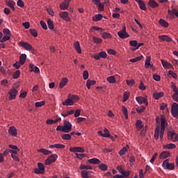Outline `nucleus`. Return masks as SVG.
Segmentation results:
<instances>
[{"label":"nucleus","instance_id":"nucleus-1","mask_svg":"<svg viewBox=\"0 0 178 178\" xmlns=\"http://www.w3.org/2000/svg\"><path fill=\"white\" fill-rule=\"evenodd\" d=\"M160 122V130L159 128L156 129V138L158 139L160 137L161 140H162V138H163V134H165L166 126H168V121L166 120V118L165 117V115H161Z\"/></svg>","mask_w":178,"mask_h":178},{"label":"nucleus","instance_id":"nucleus-2","mask_svg":"<svg viewBox=\"0 0 178 178\" xmlns=\"http://www.w3.org/2000/svg\"><path fill=\"white\" fill-rule=\"evenodd\" d=\"M168 138L172 143L178 142V134L173 131H168L167 133Z\"/></svg>","mask_w":178,"mask_h":178},{"label":"nucleus","instance_id":"nucleus-3","mask_svg":"<svg viewBox=\"0 0 178 178\" xmlns=\"http://www.w3.org/2000/svg\"><path fill=\"white\" fill-rule=\"evenodd\" d=\"M38 168L34 169V173L36 175H44L45 173V166L42 164V163H38Z\"/></svg>","mask_w":178,"mask_h":178},{"label":"nucleus","instance_id":"nucleus-4","mask_svg":"<svg viewBox=\"0 0 178 178\" xmlns=\"http://www.w3.org/2000/svg\"><path fill=\"white\" fill-rule=\"evenodd\" d=\"M118 35L122 40H124V38H129V37H130V35H129V33H127L126 31V26H123L122 30L118 32Z\"/></svg>","mask_w":178,"mask_h":178},{"label":"nucleus","instance_id":"nucleus-5","mask_svg":"<svg viewBox=\"0 0 178 178\" xmlns=\"http://www.w3.org/2000/svg\"><path fill=\"white\" fill-rule=\"evenodd\" d=\"M72 131V123L69 121H64V124L63 126L62 132L63 133H70Z\"/></svg>","mask_w":178,"mask_h":178},{"label":"nucleus","instance_id":"nucleus-6","mask_svg":"<svg viewBox=\"0 0 178 178\" xmlns=\"http://www.w3.org/2000/svg\"><path fill=\"white\" fill-rule=\"evenodd\" d=\"M162 166L163 169L167 170H173V169H175V164L170 163L168 159H166L163 162Z\"/></svg>","mask_w":178,"mask_h":178},{"label":"nucleus","instance_id":"nucleus-7","mask_svg":"<svg viewBox=\"0 0 178 178\" xmlns=\"http://www.w3.org/2000/svg\"><path fill=\"white\" fill-rule=\"evenodd\" d=\"M17 92H19V91L17 90V89L13 88H11L8 94L10 95L9 97V99L10 101H13V99H16V97L17 96Z\"/></svg>","mask_w":178,"mask_h":178},{"label":"nucleus","instance_id":"nucleus-8","mask_svg":"<svg viewBox=\"0 0 178 178\" xmlns=\"http://www.w3.org/2000/svg\"><path fill=\"white\" fill-rule=\"evenodd\" d=\"M58 159V154H51L45 160V165H51Z\"/></svg>","mask_w":178,"mask_h":178},{"label":"nucleus","instance_id":"nucleus-9","mask_svg":"<svg viewBox=\"0 0 178 178\" xmlns=\"http://www.w3.org/2000/svg\"><path fill=\"white\" fill-rule=\"evenodd\" d=\"M107 56L108 54L106 51H100L98 54H94L92 58H94V59H95L96 60H99L101 58H102L103 59H106Z\"/></svg>","mask_w":178,"mask_h":178},{"label":"nucleus","instance_id":"nucleus-10","mask_svg":"<svg viewBox=\"0 0 178 178\" xmlns=\"http://www.w3.org/2000/svg\"><path fill=\"white\" fill-rule=\"evenodd\" d=\"M19 45L22 47L26 51H31V49H33V46L27 42L21 41L19 42Z\"/></svg>","mask_w":178,"mask_h":178},{"label":"nucleus","instance_id":"nucleus-11","mask_svg":"<svg viewBox=\"0 0 178 178\" xmlns=\"http://www.w3.org/2000/svg\"><path fill=\"white\" fill-rule=\"evenodd\" d=\"M171 112L172 115L174 118H177L178 115V104L177 103L175 102L172 104L171 106Z\"/></svg>","mask_w":178,"mask_h":178},{"label":"nucleus","instance_id":"nucleus-12","mask_svg":"<svg viewBox=\"0 0 178 178\" xmlns=\"http://www.w3.org/2000/svg\"><path fill=\"white\" fill-rule=\"evenodd\" d=\"M72 0H64L59 6L61 10H66L69 9V3Z\"/></svg>","mask_w":178,"mask_h":178},{"label":"nucleus","instance_id":"nucleus-13","mask_svg":"<svg viewBox=\"0 0 178 178\" xmlns=\"http://www.w3.org/2000/svg\"><path fill=\"white\" fill-rule=\"evenodd\" d=\"M63 105L64 106H72L74 105V102L70 97V95H68V98L65 99V102H63Z\"/></svg>","mask_w":178,"mask_h":178},{"label":"nucleus","instance_id":"nucleus-14","mask_svg":"<svg viewBox=\"0 0 178 178\" xmlns=\"http://www.w3.org/2000/svg\"><path fill=\"white\" fill-rule=\"evenodd\" d=\"M8 134H10V136H12V137L17 136V129H16V127H15V126H11L8 129Z\"/></svg>","mask_w":178,"mask_h":178},{"label":"nucleus","instance_id":"nucleus-15","mask_svg":"<svg viewBox=\"0 0 178 178\" xmlns=\"http://www.w3.org/2000/svg\"><path fill=\"white\" fill-rule=\"evenodd\" d=\"M59 16L60 17H61V19H63L65 22H70L71 20L70 17H69V13H67V11L60 13Z\"/></svg>","mask_w":178,"mask_h":178},{"label":"nucleus","instance_id":"nucleus-16","mask_svg":"<svg viewBox=\"0 0 178 178\" xmlns=\"http://www.w3.org/2000/svg\"><path fill=\"white\" fill-rule=\"evenodd\" d=\"M136 99L137 102H138V104H145L146 106H148V99H147V98L139 96V97H137Z\"/></svg>","mask_w":178,"mask_h":178},{"label":"nucleus","instance_id":"nucleus-17","mask_svg":"<svg viewBox=\"0 0 178 178\" xmlns=\"http://www.w3.org/2000/svg\"><path fill=\"white\" fill-rule=\"evenodd\" d=\"M70 152H86V149H84L82 147H73L70 148Z\"/></svg>","mask_w":178,"mask_h":178},{"label":"nucleus","instance_id":"nucleus-18","mask_svg":"<svg viewBox=\"0 0 178 178\" xmlns=\"http://www.w3.org/2000/svg\"><path fill=\"white\" fill-rule=\"evenodd\" d=\"M104 134L102 133V131H99L97 132V134H99V136H101L102 137L108 138V137L111 136V134H109V131L108 130V129L105 128L104 129Z\"/></svg>","mask_w":178,"mask_h":178},{"label":"nucleus","instance_id":"nucleus-19","mask_svg":"<svg viewBox=\"0 0 178 178\" xmlns=\"http://www.w3.org/2000/svg\"><path fill=\"white\" fill-rule=\"evenodd\" d=\"M168 15H170V17L173 19L175 17V15L178 17V10L177 9H172V10H168Z\"/></svg>","mask_w":178,"mask_h":178},{"label":"nucleus","instance_id":"nucleus-20","mask_svg":"<svg viewBox=\"0 0 178 178\" xmlns=\"http://www.w3.org/2000/svg\"><path fill=\"white\" fill-rule=\"evenodd\" d=\"M159 40L161 41H167V42H172V38L166 35H159Z\"/></svg>","mask_w":178,"mask_h":178},{"label":"nucleus","instance_id":"nucleus-21","mask_svg":"<svg viewBox=\"0 0 178 178\" xmlns=\"http://www.w3.org/2000/svg\"><path fill=\"white\" fill-rule=\"evenodd\" d=\"M6 4L7 5V6L10 8V9H12V10H16L15 8V5H16V3L13 1V0L6 1Z\"/></svg>","mask_w":178,"mask_h":178},{"label":"nucleus","instance_id":"nucleus-22","mask_svg":"<svg viewBox=\"0 0 178 178\" xmlns=\"http://www.w3.org/2000/svg\"><path fill=\"white\" fill-rule=\"evenodd\" d=\"M95 84H97V81L95 80L88 79L86 81V87L88 90H90L91 88V86H95Z\"/></svg>","mask_w":178,"mask_h":178},{"label":"nucleus","instance_id":"nucleus-23","mask_svg":"<svg viewBox=\"0 0 178 178\" xmlns=\"http://www.w3.org/2000/svg\"><path fill=\"white\" fill-rule=\"evenodd\" d=\"M68 81L69 79L67 77L63 78L59 83V88H63Z\"/></svg>","mask_w":178,"mask_h":178},{"label":"nucleus","instance_id":"nucleus-24","mask_svg":"<svg viewBox=\"0 0 178 178\" xmlns=\"http://www.w3.org/2000/svg\"><path fill=\"white\" fill-rule=\"evenodd\" d=\"M65 147L66 146L62 144H54V145H50L49 146V148H56L57 149H63V148H65Z\"/></svg>","mask_w":178,"mask_h":178},{"label":"nucleus","instance_id":"nucleus-25","mask_svg":"<svg viewBox=\"0 0 178 178\" xmlns=\"http://www.w3.org/2000/svg\"><path fill=\"white\" fill-rule=\"evenodd\" d=\"M88 162L92 165H99V163H101V160L97 158H93L88 160Z\"/></svg>","mask_w":178,"mask_h":178},{"label":"nucleus","instance_id":"nucleus-26","mask_svg":"<svg viewBox=\"0 0 178 178\" xmlns=\"http://www.w3.org/2000/svg\"><path fill=\"white\" fill-rule=\"evenodd\" d=\"M29 67L31 69L30 72H33L34 73H40V68L38 67H35L34 64L30 63L29 64Z\"/></svg>","mask_w":178,"mask_h":178},{"label":"nucleus","instance_id":"nucleus-27","mask_svg":"<svg viewBox=\"0 0 178 178\" xmlns=\"http://www.w3.org/2000/svg\"><path fill=\"white\" fill-rule=\"evenodd\" d=\"M26 59H27V56L26 54H22L19 56V63L20 65H23L26 63Z\"/></svg>","mask_w":178,"mask_h":178},{"label":"nucleus","instance_id":"nucleus-28","mask_svg":"<svg viewBox=\"0 0 178 178\" xmlns=\"http://www.w3.org/2000/svg\"><path fill=\"white\" fill-rule=\"evenodd\" d=\"M74 47L77 54H81V48L80 47V42L79 41L74 42Z\"/></svg>","mask_w":178,"mask_h":178},{"label":"nucleus","instance_id":"nucleus-29","mask_svg":"<svg viewBox=\"0 0 178 178\" xmlns=\"http://www.w3.org/2000/svg\"><path fill=\"white\" fill-rule=\"evenodd\" d=\"M159 23L160 26H161L162 27H165V29H168V27H169V23H168V22H166V20L163 19H161L159 21Z\"/></svg>","mask_w":178,"mask_h":178},{"label":"nucleus","instance_id":"nucleus-30","mask_svg":"<svg viewBox=\"0 0 178 178\" xmlns=\"http://www.w3.org/2000/svg\"><path fill=\"white\" fill-rule=\"evenodd\" d=\"M47 26L49 30H54L55 29V26L54 25V21L50 18L47 19Z\"/></svg>","mask_w":178,"mask_h":178},{"label":"nucleus","instance_id":"nucleus-31","mask_svg":"<svg viewBox=\"0 0 178 178\" xmlns=\"http://www.w3.org/2000/svg\"><path fill=\"white\" fill-rule=\"evenodd\" d=\"M38 152H41L42 154H43V155H49L51 154H52L51 151H49L47 149H44V148H41L40 149L38 150Z\"/></svg>","mask_w":178,"mask_h":178},{"label":"nucleus","instance_id":"nucleus-32","mask_svg":"<svg viewBox=\"0 0 178 178\" xmlns=\"http://www.w3.org/2000/svg\"><path fill=\"white\" fill-rule=\"evenodd\" d=\"M152 65V64H151V57L150 56H147L146 58L145 63V69H148V67H150V66Z\"/></svg>","mask_w":178,"mask_h":178},{"label":"nucleus","instance_id":"nucleus-33","mask_svg":"<svg viewBox=\"0 0 178 178\" xmlns=\"http://www.w3.org/2000/svg\"><path fill=\"white\" fill-rule=\"evenodd\" d=\"M171 88L173 92H175V94L172 95L178 96V88H177V86H176V84H175V83L173 82L171 83Z\"/></svg>","mask_w":178,"mask_h":178},{"label":"nucleus","instance_id":"nucleus-34","mask_svg":"<svg viewBox=\"0 0 178 178\" xmlns=\"http://www.w3.org/2000/svg\"><path fill=\"white\" fill-rule=\"evenodd\" d=\"M106 81L110 84H115V83H116V78H115L114 76H108L106 78Z\"/></svg>","mask_w":178,"mask_h":178},{"label":"nucleus","instance_id":"nucleus-35","mask_svg":"<svg viewBox=\"0 0 178 178\" xmlns=\"http://www.w3.org/2000/svg\"><path fill=\"white\" fill-rule=\"evenodd\" d=\"M161 63L165 69L172 67V64L168 61H165V60H161Z\"/></svg>","mask_w":178,"mask_h":178},{"label":"nucleus","instance_id":"nucleus-36","mask_svg":"<svg viewBox=\"0 0 178 178\" xmlns=\"http://www.w3.org/2000/svg\"><path fill=\"white\" fill-rule=\"evenodd\" d=\"M136 129L137 130H141L143 127H144V125H143V121L140 120H138L136 123Z\"/></svg>","mask_w":178,"mask_h":178},{"label":"nucleus","instance_id":"nucleus-37","mask_svg":"<svg viewBox=\"0 0 178 178\" xmlns=\"http://www.w3.org/2000/svg\"><path fill=\"white\" fill-rule=\"evenodd\" d=\"M93 22H99L102 20V14H97L92 17Z\"/></svg>","mask_w":178,"mask_h":178},{"label":"nucleus","instance_id":"nucleus-38","mask_svg":"<svg viewBox=\"0 0 178 178\" xmlns=\"http://www.w3.org/2000/svg\"><path fill=\"white\" fill-rule=\"evenodd\" d=\"M102 38H104V40H106V39H109V38H112V34L108 33V32H103L102 33Z\"/></svg>","mask_w":178,"mask_h":178},{"label":"nucleus","instance_id":"nucleus-39","mask_svg":"<svg viewBox=\"0 0 178 178\" xmlns=\"http://www.w3.org/2000/svg\"><path fill=\"white\" fill-rule=\"evenodd\" d=\"M170 154L168 152H163L160 154V158L161 159H166V158H169Z\"/></svg>","mask_w":178,"mask_h":178},{"label":"nucleus","instance_id":"nucleus-40","mask_svg":"<svg viewBox=\"0 0 178 178\" xmlns=\"http://www.w3.org/2000/svg\"><path fill=\"white\" fill-rule=\"evenodd\" d=\"M143 58H144V56H143V55H141L135 58L130 59L129 62H131L132 63H136V62H139V60H141V59H143Z\"/></svg>","mask_w":178,"mask_h":178},{"label":"nucleus","instance_id":"nucleus-41","mask_svg":"<svg viewBox=\"0 0 178 178\" xmlns=\"http://www.w3.org/2000/svg\"><path fill=\"white\" fill-rule=\"evenodd\" d=\"M148 6L153 9L156 8V1H155V0H149L148 2Z\"/></svg>","mask_w":178,"mask_h":178},{"label":"nucleus","instance_id":"nucleus-42","mask_svg":"<svg viewBox=\"0 0 178 178\" xmlns=\"http://www.w3.org/2000/svg\"><path fill=\"white\" fill-rule=\"evenodd\" d=\"M98 168L99 169H100V170H102L103 172L108 170V165L105 163H102L99 165Z\"/></svg>","mask_w":178,"mask_h":178},{"label":"nucleus","instance_id":"nucleus-43","mask_svg":"<svg viewBox=\"0 0 178 178\" xmlns=\"http://www.w3.org/2000/svg\"><path fill=\"white\" fill-rule=\"evenodd\" d=\"M126 83L129 87H133L136 84V81L134 79H127Z\"/></svg>","mask_w":178,"mask_h":178},{"label":"nucleus","instance_id":"nucleus-44","mask_svg":"<svg viewBox=\"0 0 178 178\" xmlns=\"http://www.w3.org/2000/svg\"><path fill=\"white\" fill-rule=\"evenodd\" d=\"M122 113L125 116L126 120H127V119H129V113H127V108H126V106H122Z\"/></svg>","mask_w":178,"mask_h":178},{"label":"nucleus","instance_id":"nucleus-45","mask_svg":"<svg viewBox=\"0 0 178 178\" xmlns=\"http://www.w3.org/2000/svg\"><path fill=\"white\" fill-rule=\"evenodd\" d=\"M165 148L167 149H175V148H176V145L173 143L167 144L165 145Z\"/></svg>","mask_w":178,"mask_h":178},{"label":"nucleus","instance_id":"nucleus-46","mask_svg":"<svg viewBox=\"0 0 178 178\" xmlns=\"http://www.w3.org/2000/svg\"><path fill=\"white\" fill-rule=\"evenodd\" d=\"M90 171H81V177L82 178H90Z\"/></svg>","mask_w":178,"mask_h":178},{"label":"nucleus","instance_id":"nucleus-47","mask_svg":"<svg viewBox=\"0 0 178 178\" xmlns=\"http://www.w3.org/2000/svg\"><path fill=\"white\" fill-rule=\"evenodd\" d=\"M29 31L33 37H38V33L37 32V29H29Z\"/></svg>","mask_w":178,"mask_h":178},{"label":"nucleus","instance_id":"nucleus-48","mask_svg":"<svg viewBox=\"0 0 178 178\" xmlns=\"http://www.w3.org/2000/svg\"><path fill=\"white\" fill-rule=\"evenodd\" d=\"M76 157L78 159H80V161H81V159H83V158H86V156H87V154H79V153H76Z\"/></svg>","mask_w":178,"mask_h":178},{"label":"nucleus","instance_id":"nucleus-49","mask_svg":"<svg viewBox=\"0 0 178 178\" xmlns=\"http://www.w3.org/2000/svg\"><path fill=\"white\" fill-rule=\"evenodd\" d=\"M62 140H72V136L69 134H64L61 136Z\"/></svg>","mask_w":178,"mask_h":178},{"label":"nucleus","instance_id":"nucleus-50","mask_svg":"<svg viewBox=\"0 0 178 178\" xmlns=\"http://www.w3.org/2000/svg\"><path fill=\"white\" fill-rule=\"evenodd\" d=\"M20 77V70H17L13 74V79H19Z\"/></svg>","mask_w":178,"mask_h":178},{"label":"nucleus","instance_id":"nucleus-51","mask_svg":"<svg viewBox=\"0 0 178 178\" xmlns=\"http://www.w3.org/2000/svg\"><path fill=\"white\" fill-rule=\"evenodd\" d=\"M138 5L141 10H147V7H145V3H144L143 1H140V3H139Z\"/></svg>","mask_w":178,"mask_h":178},{"label":"nucleus","instance_id":"nucleus-52","mask_svg":"<svg viewBox=\"0 0 178 178\" xmlns=\"http://www.w3.org/2000/svg\"><path fill=\"white\" fill-rule=\"evenodd\" d=\"M3 33L4 34V35L12 37V34L10 33V31L9 30V29H3Z\"/></svg>","mask_w":178,"mask_h":178},{"label":"nucleus","instance_id":"nucleus-53","mask_svg":"<svg viewBox=\"0 0 178 178\" xmlns=\"http://www.w3.org/2000/svg\"><path fill=\"white\" fill-rule=\"evenodd\" d=\"M44 105H45V101L37 102L35 103V106L36 108H40L41 106H44Z\"/></svg>","mask_w":178,"mask_h":178},{"label":"nucleus","instance_id":"nucleus-54","mask_svg":"<svg viewBox=\"0 0 178 178\" xmlns=\"http://www.w3.org/2000/svg\"><path fill=\"white\" fill-rule=\"evenodd\" d=\"M92 40L95 44H101V42H102V40L101 39V38L94 36L92 38Z\"/></svg>","mask_w":178,"mask_h":178},{"label":"nucleus","instance_id":"nucleus-55","mask_svg":"<svg viewBox=\"0 0 178 178\" xmlns=\"http://www.w3.org/2000/svg\"><path fill=\"white\" fill-rule=\"evenodd\" d=\"M79 169H81V170H83L84 169H86V170H88L92 169V167H91V165H81L79 167Z\"/></svg>","mask_w":178,"mask_h":178},{"label":"nucleus","instance_id":"nucleus-56","mask_svg":"<svg viewBox=\"0 0 178 178\" xmlns=\"http://www.w3.org/2000/svg\"><path fill=\"white\" fill-rule=\"evenodd\" d=\"M138 88H139V90H141L142 91L147 90V86L144 85V83L143 82V81H140V86H139Z\"/></svg>","mask_w":178,"mask_h":178},{"label":"nucleus","instance_id":"nucleus-57","mask_svg":"<svg viewBox=\"0 0 178 178\" xmlns=\"http://www.w3.org/2000/svg\"><path fill=\"white\" fill-rule=\"evenodd\" d=\"M129 97H130V93L126 92L123 94V102H126L127 99H129Z\"/></svg>","mask_w":178,"mask_h":178},{"label":"nucleus","instance_id":"nucleus-58","mask_svg":"<svg viewBox=\"0 0 178 178\" xmlns=\"http://www.w3.org/2000/svg\"><path fill=\"white\" fill-rule=\"evenodd\" d=\"M145 109V106H140V107L136 108V112H137V113H143V112H144Z\"/></svg>","mask_w":178,"mask_h":178},{"label":"nucleus","instance_id":"nucleus-59","mask_svg":"<svg viewBox=\"0 0 178 178\" xmlns=\"http://www.w3.org/2000/svg\"><path fill=\"white\" fill-rule=\"evenodd\" d=\"M126 152H127V147H124L122 149H121L119 151V155H124V154H126Z\"/></svg>","mask_w":178,"mask_h":178},{"label":"nucleus","instance_id":"nucleus-60","mask_svg":"<svg viewBox=\"0 0 178 178\" xmlns=\"http://www.w3.org/2000/svg\"><path fill=\"white\" fill-rule=\"evenodd\" d=\"M90 74H88V71L85 70L83 73V80H87L89 77Z\"/></svg>","mask_w":178,"mask_h":178},{"label":"nucleus","instance_id":"nucleus-61","mask_svg":"<svg viewBox=\"0 0 178 178\" xmlns=\"http://www.w3.org/2000/svg\"><path fill=\"white\" fill-rule=\"evenodd\" d=\"M11 36L5 35L0 40V42H5L6 41H9L10 40Z\"/></svg>","mask_w":178,"mask_h":178},{"label":"nucleus","instance_id":"nucleus-62","mask_svg":"<svg viewBox=\"0 0 178 178\" xmlns=\"http://www.w3.org/2000/svg\"><path fill=\"white\" fill-rule=\"evenodd\" d=\"M40 25L42 27L43 30H48V26H47V23H45V22L41 20Z\"/></svg>","mask_w":178,"mask_h":178},{"label":"nucleus","instance_id":"nucleus-63","mask_svg":"<svg viewBox=\"0 0 178 178\" xmlns=\"http://www.w3.org/2000/svg\"><path fill=\"white\" fill-rule=\"evenodd\" d=\"M137 40H131L129 41V45L131 47H134V48L137 47Z\"/></svg>","mask_w":178,"mask_h":178},{"label":"nucleus","instance_id":"nucleus-64","mask_svg":"<svg viewBox=\"0 0 178 178\" xmlns=\"http://www.w3.org/2000/svg\"><path fill=\"white\" fill-rule=\"evenodd\" d=\"M122 176L124 177H129L130 176V171H122Z\"/></svg>","mask_w":178,"mask_h":178}]
</instances>
